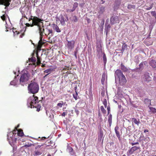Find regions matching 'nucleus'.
Segmentation results:
<instances>
[{"mask_svg":"<svg viewBox=\"0 0 156 156\" xmlns=\"http://www.w3.org/2000/svg\"><path fill=\"white\" fill-rule=\"evenodd\" d=\"M33 20V24L38 27L39 33L40 35L43 37L44 35L49 36H53L52 29H49L47 27L45 28L42 21L43 20L37 17H35Z\"/></svg>","mask_w":156,"mask_h":156,"instance_id":"1","label":"nucleus"},{"mask_svg":"<svg viewBox=\"0 0 156 156\" xmlns=\"http://www.w3.org/2000/svg\"><path fill=\"white\" fill-rule=\"evenodd\" d=\"M39 86L37 82L31 81L28 86V92L34 94L38 93Z\"/></svg>","mask_w":156,"mask_h":156,"instance_id":"2","label":"nucleus"},{"mask_svg":"<svg viewBox=\"0 0 156 156\" xmlns=\"http://www.w3.org/2000/svg\"><path fill=\"white\" fill-rule=\"evenodd\" d=\"M39 102L38 98L34 95L30 97L27 100V105L31 108H36V104Z\"/></svg>","mask_w":156,"mask_h":156,"instance_id":"3","label":"nucleus"},{"mask_svg":"<svg viewBox=\"0 0 156 156\" xmlns=\"http://www.w3.org/2000/svg\"><path fill=\"white\" fill-rule=\"evenodd\" d=\"M29 77L30 75L27 72L26 73H23L20 79V83L22 85H23L28 80Z\"/></svg>","mask_w":156,"mask_h":156,"instance_id":"4","label":"nucleus"},{"mask_svg":"<svg viewBox=\"0 0 156 156\" xmlns=\"http://www.w3.org/2000/svg\"><path fill=\"white\" fill-rule=\"evenodd\" d=\"M41 146L37 145L35 147V151H34V155L37 156L41 155L42 153V151L41 148Z\"/></svg>","mask_w":156,"mask_h":156,"instance_id":"5","label":"nucleus"},{"mask_svg":"<svg viewBox=\"0 0 156 156\" xmlns=\"http://www.w3.org/2000/svg\"><path fill=\"white\" fill-rule=\"evenodd\" d=\"M16 138L13 137H10L9 139V142L10 145L13 147V149H16L17 147L15 145L16 143Z\"/></svg>","mask_w":156,"mask_h":156,"instance_id":"6","label":"nucleus"},{"mask_svg":"<svg viewBox=\"0 0 156 156\" xmlns=\"http://www.w3.org/2000/svg\"><path fill=\"white\" fill-rule=\"evenodd\" d=\"M67 43V46L69 49L72 50L73 49L74 47L75 41L74 40H72L71 41H68Z\"/></svg>","mask_w":156,"mask_h":156,"instance_id":"7","label":"nucleus"},{"mask_svg":"<svg viewBox=\"0 0 156 156\" xmlns=\"http://www.w3.org/2000/svg\"><path fill=\"white\" fill-rule=\"evenodd\" d=\"M119 78V83L120 85H123L126 84L127 82V80L126 77L124 75L121 76Z\"/></svg>","mask_w":156,"mask_h":156,"instance_id":"8","label":"nucleus"},{"mask_svg":"<svg viewBox=\"0 0 156 156\" xmlns=\"http://www.w3.org/2000/svg\"><path fill=\"white\" fill-rule=\"evenodd\" d=\"M143 79L144 81L148 82L151 80V78L150 77L149 73L147 72L144 74Z\"/></svg>","mask_w":156,"mask_h":156,"instance_id":"9","label":"nucleus"},{"mask_svg":"<svg viewBox=\"0 0 156 156\" xmlns=\"http://www.w3.org/2000/svg\"><path fill=\"white\" fill-rule=\"evenodd\" d=\"M22 17L25 18L27 20L29 19L28 15H30V13L28 12V9H25L24 11H22Z\"/></svg>","mask_w":156,"mask_h":156,"instance_id":"10","label":"nucleus"},{"mask_svg":"<svg viewBox=\"0 0 156 156\" xmlns=\"http://www.w3.org/2000/svg\"><path fill=\"white\" fill-rule=\"evenodd\" d=\"M11 0H0L1 4L5 6V9L6 8V7L10 5L9 2H11Z\"/></svg>","mask_w":156,"mask_h":156,"instance_id":"11","label":"nucleus"},{"mask_svg":"<svg viewBox=\"0 0 156 156\" xmlns=\"http://www.w3.org/2000/svg\"><path fill=\"white\" fill-rule=\"evenodd\" d=\"M124 75L121 71L120 69H117L115 71V77H117L118 78Z\"/></svg>","mask_w":156,"mask_h":156,"instance_id":"12","label":"nucleus"},{"mask_svg":"<svg viewBox=\"0 0 156 156\" xmlns=\"http://www.w3.org/2000/svg\"><path fill=\"white\" fill-rule=\"evenodd\" d=\"M43 37L40 36V40L38 43V44L37 46V48L38 50H40L42 45L44 43L42 41V39Z\"/></svg>","mask_w":156,"mask_h":156,"instance_id":"13","label":"nucleus"},{"mask_svg":"<svg viewBox=\"0 0 156 156\" xmlns=\"http://www.w3.org/2000/svg\"><path fill=\"white\" fill-rule=\"evenodd\" d=\"M117 21H119V18L118 17L112 16L110 18V23L112 24H113L117 23Z\"/></svg>","mask_w":156,"mask_h":156,"instance_id":"14","label":"nucleus"},{"mask_svg":"<svg viewBox=\"0 0 156 156\" xmlns=\"http://www.w3.org/2000/svg\"><path fill=\"white\" fill-rule=\"evenodd\" d=\"M119 129V127L118 126H116L115 128V133L116 135L118 138L119 140H121L120 135L119 134V132L118 131Z\"/></svg>","mask_w":156,"mask_h":156,"instance_id":"15","label":"nucleus"},{"mask_svg":"<svg viewBox=\"0 0 156 156\" xmlns=\"http://www.w3.org/2000/svg\"><path fill=\"white\" fill-rule=\"evenodd\" d=\"M67 150L72 155H74L75 154V152L73 148L69 145L67 147Z\"/></svg>","mask_w":156,"mask_h":156,"instance_id":"16","label":"nucleus"},{"mask_svg":"<svg viewBox=\"0 0 156 156\" xmlns=\"http://www.w3.org/2000/svg\"><path fill=\"white\" fill-rule=\"evenodd\" d=\"M52 27L53 29L57 32L59 33L61 32L60 30L57 25L55 24H52Z\"/></svg>","mask_w":156,"mask_h":156,"instance_id":"17","label":"nucleus"},{"mask_svg":"<svg viewBox=\"0 0 156 156\" xmlns=\"http://www.w3.org/2000/svg\"><path fill=\"white\" fill-rule=\"evenodd\" d=\"M127 49V45L125 43H124L122 46V49L119 50V51H120L121 52L123 53L125 50Z\"/></svg>","mask_w":156,"mask_h":156,"instance_id":"18","label":"nucleus"},{"mask_svg":"<svg viewBox=\"0 0 156 156\" xmlns=\"http://www.w3.org/2000/svg\"><path fill=\"white\" fill-rule=\"evenodd\" d=\"M78 4L77 2H75L74 3L72 9H68V11H69L70 12H73L78 7Z\"/></svg>","mask_w":156,"mask_h":156,"instance_id":"19","label":"nucleus"},{"mask_svg":"<svg viewBox=\"0 0 156 156\" xmlns=\"http://www.w3.org/2000/svg\"><path fill=\"white\" fill-rule=\"evenodd\" d=\"M61 24L62 25H64L65 24V18L62 15H61L60 18L59 19Z\"/></svg>","mask_w":156,"mask_h":156,"instance_id":"20","label":"nucleus"},{"mask_svg":"<svg viewBox=\"0 0 156 156\" xmlns=\"http://www.w3.org/2000/svg\"><path fill=\"white\" fill-rule=\"evenodd\" d=\"M32 17L31 16L30 18L29 17V20H32V24H30L28 23H26L25 24L27 26V27L30 26L31 27H33V26H34V25H34H33V23H34L33 20H34V19L35 18V17H37L34 16L33 18H32Z\"/></svg>","mask_w":156,"mask_h":156,"instance_id":"21","label":"nucleus"},{"mask_svg":"<svg viewBox=\"0 0 156 156\" xmlns=\"http://www.w3.org/2000/svg\"><path fill=\"white\" fill-rule=\"evenodd\" d=\"M150 65L153 68L156 67V61L154 60H151L150 62Z\"/></svg>","mask_w":156,"mask_h":156,"instance_id":"22","label":"nucleus"},{"mask_svg":"<svg viewBox=\"0 0 156 156\" xmlns=\"http://www.w3.org/2000/svg\"><path fill=\"white\" fill-rule=\"evenodd\" d=\"M105 7L103 6H101L99 7V9L98 10V13L100 14H102L105 11Z\"/></svg>","mask_w":156,"mask_h":156,"instance_id":"23","label":"nucleus"},{"mask_svg":"<svg viewBox=\"0 0 156 156\" xmlns=\"http://www.w3.org/2000/svg\"><path fill=\"white\" fill-rule=\"evenodd\" d=\"M121 69L123 72H127L128 71V69L122 63H121Z\"/></svg>","mask_w":156,"mask_h":156,"instance_id":"24","label":"nucleus"},{"mask_svg":"<svg viewBox=\"0 0 156 156\" xmlns=\"http://www.w3.org/2000/svg\"><path fill=\"white\" fill-rule=\"evenodd\" d=\"M112 115L111 114H110L108 117V122L109 123L110 126H111V125L112 124Z\"/></svg>","mask_w":156,"mask_h":156,"instance_id":"25","label":"nucleus"},{"mask_svg":"<svg viewBox=\"0 0 156 156\" xmlns=\"http://www.w3.org/2000/svg\"><path fill=\"white\" fill-rule=\"evenodd\" d=\"M17 135L19 136H23V131L22 129H20L17 130Z\"/></svg>","mask_w":156,"mask_h":156,"instance_id":"26","label":"nucleus"},{"mask_svg":"<svg viewBox=\"0 0 156 156\" xmlns=\"http://www.w3.org/2000/svg\"><path fill=\"white\" fill-rule=\"evenodd\" d=\"M36 54L37 58V61L36 63L37 64V65H39L41 64V58L40 57L38 56V53H36Z\"/></svg>","mask_w":156,"mask_h":156,"instance_id":"27","label":"nucleus"},{"mask_svg":"<svg viewBox=\"0 0 156 156\" xmlns=\"http://www.w3.org/2000/svg\"><path fill=\"white\" fill-rule=\"evenodd\" d=\"M66 102L64 103L63 101H60L59 103L57 104V106L59 108H62L63 105H64Z\"/></svg>","mask_w":156,"mask_h":156,"instance_id":"28","label":"nucleus"},{"mask_svg":"<svg viewBox=\"0 0 156 156\" xmlns=\"http://www.w3.org/2000/svg\"><path fill=\"white\" fill-rule=\"evenodd\" d=\"M132 121L135 124H136L137 125H138L139 124V123H140V120L139 119H138L137 120L136 118H133L132 119Z\"/></svg>","mask_w":156,"mask_h":156,"instance_id":"29","label":"nucleus"},{"mask_svg":"<svg viewBox=\"0 0 156 156\" xmlns=\"http://www.w3.org/2000/svg\"><path fill=\"white\" fill-rule=\"evenodd\" d=\"M134 152V151L133 150V149L131 147V148L127 152V154L128 155L131 154H133Z\"/></svg>","mask_w":156,"mask_h":156,"instance_id":"30","label":"nucleus"},{"mask_svg":"<svg viewBox=\"0 0 156 156\" xmlns=\"http://www.w3.org/2000/svg\"><path fill=\"white\" fill-rule=\"evenodd\" d=\"M101 110L103 114H105L106 113V110L104 109V107L103 106H101Z\"/></svg>","mask_w":156,"mask_h":156,"instance_id":"31","label":"nucleus"},{"mask_svg":"<svg viewBox=\"0 0 156 156\" xmlns=\"http://www.w3.org/2000/svg\"><path fill=\"white\" fill-rule=\"evenodd\" d=\"M103 62L104 65L105 66L107 62V58L106 56L105 53H104L103 56Z\"/></svg>","mask_w":156,"mask_h":156,"instance_id":"32","label":"nucleus"},{"mask_svg":"<svg viewBox=\"0 0 156 156\" xmlns=\"http://www.w3.org/2000/svg\"><path fill=\"white\" fill-rule=\"evenodd\" d=\"M29 61L33 63H35L36 61V58L35 57H31Z\"/></svg>","mask_w":156,"mask_h":156,"instance_id":"33","label":"nucleus"},{"mask_svg":"<svg viewBox=\"0 0 156 156\" xmlns=\"http://www.w3.org/2000/svg\"><path fill=\"white\" fill-rule=\"evenodd\" d=\"M52 70L51 69H48L44 71V73H48V74L52 72Z\"/></svg>","mask_w":156,"mask_h":156,"instance_id":"34","label":"nucleus"},{"mask_svg":"<svg viewBox=\"0 0 156 156\" xmlns=\"http://www.w3.org/2000/svg\"><path fill=\"white\" fill-rule=\"evenodd\" d=\"M97 56L99 58L100 57V55L102 53V50H98V51H97Z\"/></svg>","mask_w":156,"mask_h":156,"instance_id":"35","label":"nucleus"},{"mask_svg":"<svg viewBox=\"0 0 156 156\" xmlns=\"http://www.w3.org/2000/svg\"><path fill=\"white\" fill-rule=\"evenodd\" d=\"M132 148L133 149L134 151H136L139 149H140V147H137L136 146H134L132 147Z\"/></svg>","mask_w":156,"mask_h":156,"instance_id":"36","label":"nucleus"},{"mask_svg":"<svg viewBox=\"0 0 156 156\" xmlns=\"http://www.w3.org/2000/svg\"><path fill=\"white\" fill-rule=\"evenodd\" d=\"M136 7V6L134 5H129L127 6V8L128 9H131V8L135 9Z\"/></svg>","mask_w":156,"mask_h":156,"instance_id":"37","label":"nucleus"},{"mask_svg":"<svg viewBox=\"0 0 156 156\" xmlns=\"http://www.w3.org/2000/svg\"><path fill=\"white\" fill-rule=\"evenodd\" d=\"M149 108L151 111L153 113H156V109L153 107H150Z\"/></svg>","mask_w":156,"mask_h":156,"instance_id":"38","label":"nucleus"},{"mask_svg":"<svg viewBox=\"0 0 156 156\" xmlns=\"http://www.w3.org/2000/svg\"><path fill=\"white\" fill-rule=\"evenodd\" d=\"M103 104L104 105L105 108H106L107 106V102L106 99H105L103 101Z\"/></svg>","mask_w":156,"mask_h":156,"instance_id":"39","label":"nucleus"},{"mask_svg":"<svg viewBox=\"0 0 156 156\" xmlns=\"http://www.w3.org/2000/svg\"><path fill=\"white\" fill-rule=\"evenodd\" d=\"M103 136V131L102 130H100V133L99 134L98 137H99L102 138Z\"/></svg>","mask_w":156,"mask_h":156,"instance_id":"40","label":"nucleus"},{"mask_svg":"<svg viewBox=\"0 0 156 156\" xmlns=\"http://www.w3.org/2000/svg\"><path fill=\"white\" fill-rule=\"evenodd\" d=\"M73 98L75 99V100H76L77 99V96H78L77 93L76 91L75 93L73 94Z\"/></svg>","mask_w":156,"mask_h":156,"instance_id":"41","label":"nucleus"},{"mask_svg":"<svg viewBox=\"0 0 156 156\" xmlns=\"http://www.w3.org/2000/svg\"><path fill=\"white\" fill-rule=\"evenodd\" d=\"M97 51L98 50H102L101 48V45H98L96 47Z\"/></svg>","mask_w":156,"mask_h":156,"instance_id":"42","label":"nucleus"},{"mask_svg":"<svg viewBox=\"0 0 156 156\" xmlns=\"http://www.w3.org/2000/svg\"><path fill=\"white\" fill-rule=\"evenodd\" d=\"M13 32L14 33V35H17L19 34L20 33V32L16 30H13Z\"/></svg>","mask_w":156,"mask_h":156,"instance_id":"43","label":"nucleus"},{"mask_svg":"<svg viewBox=\"0 0 156 156\" xmlns=\"http://www.w3.org/2000/svg\"><path fill=\"white\" fill-rule=\"evenodd\" d=\"M3 21H5V20H6V16L4 14V15H2V16H1V17Z\"/></svg>","mask_w":156,"mask_h":156,"instance_id":"44","label":"nucleus"},{"mask_svg":"<svg viewBox=\"0 0 156 156\" xmlns=\"http://www.w3.org/2000/svg\"><path fill=\"white\" fill-rule=\"evenodd\" d=\"M151 14L152 16H154L155 19H156V13L155 11H152L151 12Z\"/></svg>","mask_w":156,"mask_h":156,"instance_id":"45","label":"nucleus"},{"mask_svg":"<svg viewBox=\"0 0 156 156\" xmlns=\"http://www.w3.org/2000/svg\"><path fill=\"white\" fill-rule=\"evenodd\" d=\"M139 66L140 69H143V68L144 67L142 62L140 64Z\"/></svg>","mask_w":156,"mask_h":156,"instance_id":"46","label":"nucleus"},{"mask_svg":"<svg viewBox=\"0 0 156 156\" xmlns=\"http://www.w3.org/2000/svg\"><path fill=\"white\" fill-rule=\"evenodd\" d=\"M31 145H32V144H29V143H28L27 144H25L24 146V147L26 148H27V147H28L31 146Z\"/></svg>","mask_w":156,"mask_h":156,"instance_id":"47","label":"nucleus"},{"mask_svg":"<svg viewBox=\"0 0 156 156\" xmlns=\"http://www.w3.org/2000/svg\"><path fill=\"white\" fill-rule=\"evenodd\" d=\"M107 109L108 110V115L109 114L110 112V106H108L107 107Z\"/></svg>","mask_w":156,"mask_h":156,"instance_id":"48","label":"nucleus"},{"mask_svg":"<svg viewBox=\"0 0 156 156\" xmlns=\"http://www.w3.org/2000/svg\"><path fill=\"white\" fill-rule=\"evenodd\" d=\"M47 142L48 144H53V142L52 140H48L47 141Z\"/></svg>","mask_w":156,"mask_h":156,"instance_id":"49","label":"nucleus"},{"mask_svg":"<svg viewBox=\"0 0 156 156\" xmlns=\"http://www.w3.org/2000/svg\"><path fill=\"white\" fill-rule=\"evenodd\" d=\"M142 63H143L144 66H146L147 65V63L146 62H142Z\"/></svg>","mask_w":156,"mask_h":156,"instance_id":"50","label":"nucleus"},{"mask_svg":"<svg viewBox=\"0 0 156 156\" xmlns=\"http://www.w3.org/2000/svg\"><path fill=\"white\" fill-rule=\"evenodd\" d=\"M139 144V143L138 142H136L134 143H131V144L132 146H133L135 145L136 144Z\"/></svg>","mask_w":156,"mask_h":156,"instance_id":"51","label":"nucleus"},{"mask_svg":"<svg viewBox=\"0 0 156 156\" xmlns=\"http://www.w3.org/2000/svg\"><path fill=\"white\" fill-rule=\"evenodd\" d=\"M17 130H18L16 129H14L13 130V132H12V133H13V134H16V132H17Z\"/></svg>","mask_w":156,"mask_h":156,"instance_id":"52","label":"nucleus"},{"mask_svg":"<svg viewBox=\"0 0 156 156\" xmlns=\"http://www.w3.org/2000/svg\"><path fill=\"white\" fill-rule=\"evenodd\" d=\"M152 8V6L151 5V6H150V7L147 8L146 9L147 10H150V9H151Z\"/></svg>","mask_w":156,"mask_h":156,"instance_id":"53","label":"nucleus"},{"mask_svg":"<svg viewBox=\"0 0 156 156\" xmlns=\"http://www.w3.org/2000/svg\"><path fill=\"white\" fill-rule=\"evenodd\" d=\"M75 18V19L74 20V22H76L77 21V19L76 17V16H74V17Z\"/></svg>","mask_w":156,"mask_h":156,"instance_id":"54","label":"nucleus"},{"mask_svg":"<svg viewBox=\"0 0 156 156\" xmlns=\"http://www.w3.org/2000/svg\"><path fill=\"white\" fill-rule=\"evenodd\" d=\"M24 35V33H22L21 34V35H20V38H22L23 36Z\"/></svg>","mask_w":156,"mask_h":156,"instance_id":"55","label":"nucleus"},{"mask_svg":"<svg viewBox=\"0 0 156 156\" xmlns=\"http://www.w3.org/2000/svg\"><path fill=\"white\" fill-rule=\"evenodd\" d=\"M46 138H47L45 137H41V140H44Z\"/></svg>","mask_w":156,"mask_h":156,"instance_id":"56","label":"nucleus"},{"mask_svg":"<svg viewBox=\"0 0 156 156\" xmlns=\"http://www.w3.org/2000/svg\"><path fill=\"white\" fill-rule=\"evenodd\" d=\"M66 115V113L65 112H63L62 113V115L63 116H65Z\"/></svg>","mask_w":156,"mask_h":156,"instance_id":"57","label":"nucleus"},{"mask_svg":"<svg viewBox=\"0 0 156 156\" xmlns=\"http://www.w3.org/2000/svg\"><path fill=\"white\" fill-rule=\"evenodd\" d=\"M14 81H12L10 82V84L12 85H15L14 84Z\"/></svg>","mask_w":156,"mask_h":156,"instance_id":"58","label":"nucleus"},{"mask_svg":"<svg viewBox=\"0 0 156 156\" xmlns=\"http://www.w3.org/2000/svg\"><path fill=\"white\" fill-rule=\"evenodd\" d=\"M102 139V138H100V137H98V140L99 141H101V140Z\"/></svg>","mask_w":156,"mask_h":156,"instance_id":"59","label":"nucleus"},{"mask_svg":"<svg viewBox=\"0 0 156 156\" xmlns=\"http://www.w3.org/2000/svg\"><path fill=\"white\" fill-rule=\"evenodd\" d=\"M19 127V125L18 124V125L15 128V129H17V128Z\"/></svg>","mask_w":156,"mask_h":156,"instance_id":"60","label":"nucleus"},{"mask_svg":"<svg viewBox=\"0 0 156 156\" xmlns=\"http://www.w3.org/2000/svg\"><path fill=\"white\" fill-rule=\"evenodd\" d=\"M149 131L147 129H145L144 130V133L148 132Z\"/></svg>","mask_w":156,"mask_h":156,"instance_id":"61","label":"nucleus"},{"mask_svg":"<svg viewBox=\"0 0 156 156\" xmlns=\"http://www.w3.org/2000/svg\"><path fill=\"white\" fill-rule=\"evenodd\" d=\"M153 80L155 82H156V77H154V78Z\"/></svg>","mask_w":156,"mask_h":156,"instance_id":"62","label":"nucleus"},{"mask_svg":"<svg viewBox=\"0 0 156 156\" xmlns=\"http://www.w3.org/2000/svg\"><path fill=\"white\" fill-rule=\"evenodd\" d=\"M75 56L76 58H77V55H76V52L75 51Z\"/></svg>","mask_w":156,"mask_h":156,"instance_id":"63","label":"nucleus"},{"mask_svg":"<svg viewBox=\"0 0 156 156\" xmlns=\"http://www.w3.org/2000/svg\"><path fill=\"white\" fill-rule=\"evenodd\" d=\"M48 75V74H47L46 75H45L44 77V78H45Z\"/></svg>","mask_w":156,"mask_h":156,"instance_id":"64","label":"nucleus"}]
</instances>
